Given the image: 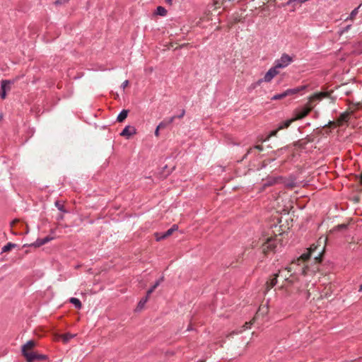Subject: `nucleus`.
I'll return each instance as SVG.
<instances>
[{
	"label": "nucleus",
	"mask_w": 362,
	"mask_h": 362,
	"mask_svg": "<svg viewBox=\"0 0 362 362\" xmlns=\"http://www.w3.org/2000/svg\"><path fill=\"white\" fill-rule=\"evenodd\" d=\"M328 96V93L325 92H321L314 94L313 95L309 98V102L306 107H303L302 108L298 109L295 112V117H293L294 120H298L304 118L310 112L313 105L312 103L314 100H320Z\"/></svg>",
	"instance_id": "f257e3e1"
},
{
	"label": "nucleus",
	"mask_w": 362,
	"mask_h": 362,
	"mask_svg": "<svg viewBox=\"0 0 362 362\" xmlns=\"http://www.w3.org/2000/svg\"><path fill=\"white\" fill-rule=\"evenodd\" d=\"M36 344L35 341L30 340L27 341L21 349L22 354L25 358L27 362H35V361L44 360L46 358L45 355L37 354L35 352H28L26 349L28 348H34Z\"/></svg>",
	"instance_id": "f03ea898"
},
{
	"label": "nucleus",
	"mask_w": 362,
	"mask_h": 362,
	"mask_svg": "<svg viewBox=\"0 0 362 362\" xmlns=\"http://www.w3.org/2000/svg\"><path fill=\"white\" fill-rule=\"evenodd\" d=\"M293 59L287 54H283L281 57L274 62V66L279 70L287 67L291 62Z\"/></svg>",
	"instance_id": "7ed1b4c3"
},
{
	"label": "nucleus",
	"mask_w": 362,
	"mask_h": 362,
	"mask_svg": "<svg viewBox=\"0 0 362 362\" xmlns=\"http://www.w3.org/2000/svg\"><path fill=\"white\" fill-rule=\"evenodd\" d=\"M279 70L274 66H272L264 74L263 78H261L257 81V84L259 85L262 82H270L276 75L279 74Z\"/></svg>",
	"instance_id": "20e7f679"
},
{
	"label": "nucleus",
	"mask_w": 362,
	"mask_h": 362,
	"mask_svg": "<svg viewBox=\"0 0 362 362\" xmlns=\"http://www.w3.org/2000/svg\"><path fill=\"white\" fill-rule=\"evenodd\" d=\"M317 249V246H315L314 245H312L308 252L302 254L300 257L296 260V264L300 265L302 262L308 260L313 255Z\"/></svg>",
	"instance_id": "39448f33"
},
{
	"label": "nucleus",
	"mask_w": 362,
	"mask_h": 362,
	"mask_svg": "<svg viewBox=\"0 0 362 362\" xmlns=\"http://www.w3.org/2000/svg\"><path fill=\"white\" fill-rule=\"evenodd\" d=\"M11 81L8 80H3L1 82V92L0 95L2 99L6 97V92L11 89Z\"/></svg>",
	"instance_id": "423d86ee"
},
{
	"label": "nucleus",
	"mask_w": 362,
	"mask_h": 362,
	"mask_svg": "<svg viewBox=\"0 0 362 362\" xmlns=\"http://www.w3.org/2000/svg\"><path fill=\"white\" fill-rule=\"evenodd\" d=\"M292 267L285 268L284 269L280 270L278 274H275V276L276 277L281 278L285 281H288L290 276H291V274H290L289 273L292 271Z\"/></svg>",
	"instance_id": "0eeeda50"
},
{
	"label": "nucleus",
	"mask_w": 362,
	"mask_h": 362,
	"mask_svg": "<svg viewBox=\"0 0 362 362\" xmlns=\"http://www.w3.org/2000/svg\"><path fill=\"white\" fill-rule=\"evenodd\" d=\"M178 227L177 225H173L170 229H168L165 233L160 234V235H156V240H160L164 239L170 235H171L175 231L177 230Z\"/></svg>",
	"instance_id": "6e6552de"
},
{
	"label": "nucleus",
	"mask_w": 362,
	"mask_h": 362,
	"mask_svg": "<svg viewBox=\"0 0 362 362\" xmlns=\"http://www.w3.org/2000/svg\"><path fill=\"white\" fill-rule=\"evenodd\" d=\"M136 132V130L134 127L127 126L122 131V132L120 133V135L129 138V136L135 134Z\"/></svg>",
	"instance_id": "1a4fd4ad"
},
{
	"label": "nucleus",
	"mask_w": 362,
	"mask_h": 362,
	"mask_svg": "<svg viewBox=\"0 0 362 362\" xmlns=\"http://www.w3.org/2000/svg\"><path fill=\"white\" fill-rule=\"evenodd\" d=\"M52 239H53V238L52 237H49V236H47V237H45L44 238H38V239L36 240L35 242L32 243L30 245L33 246L35 247H39L46 244V243H49Z\"/></svg>",
	"instance_id": "9d476101"
},
{
	"label": "nucleus",
	"mask_w": 362,
	"mask_h": 362,
	"mask_svg": "<svg viewBox=\"0 0 362 362\" xmlns=\"http://www.w3.org/2000/svg\"><path fill=\"white\" fill-rule=\"evenodd\" d=\"M274 249V241L272 239H268L267 242L263 245V251L266 252Z\"/></svg>",
	"instance_id": "9b49d317"
},
{
	"label": "nucleus",
	"mask_w": 362,
	"mask_h": 362,
	"mask_svg": "<svg viewBox=\"0 0 362 362\" xmlns=\"http://www.w3.org/2000/svg\"><path fill=\"white\" fill-rule=\"evenodd\" d=\"M305 88V86H300L295 88H290L285 90L286 95H294L300 92V90H303Z\"/></svg>",
	"instance_id": "f8f14e48"
},
{
	"label": "nucleus",
	"mask_w": 362,
	"mask_h": 362,
	"mask_svg": "<svg viewBox=\"0 0 362 362\" xmlns=\"http://www.w3.org/2000/svg\"><path fill=\"white\" fill-rule=\"evenodd\" d=\"M294 121L295 120L293 117L290 119H286V120L279 123L278 125V129L281 130V129L288 128L291 124V123Z\"/></svg>",
	"instance_id": "ddd939ff"
},
{
	"label": "nucleus",
	"mask_w": 362,
	"mask_h": 362,
	"mask_svg": "<svg viewBox=\"0 0 362 362\" xmlns=\"http://www.w3.org/2000/svg\"><path fill=\"white\" fill-rule=\"evenodd\" d=\"M163 276H161L158 280H156L154 284L148 290V296H149L154 291V290L163 281Z\"/></svg>",
	"instance_id": "4468645a"
},
{
	"label": "nucleus",
	"mask_w": 362,
	"mask_h": 362,
	"mask_svg": "<svg viewBox=\"0 0 362 362\" xmlns=\"http://www.w3.org/2000/svg\"><path fill=\"white\" fill-rule=\"evenodd\" d=\"M128 112H129V111L127 110H122L117 117V122H123L127 117Z\"/></svg>",
	"instance_id": "2eb2a0df"
},
{
	"label": "nucleus",
	"mask_w": 362,
	"mask_h": 362,
	"mask_svg": "<svg viewBox=\"0 0 362 362\" xmlns=\"http://www.w3.org/2000/svg\"><path fill=\"white\" fill-rule=\"evenodd\" d=\"M16 247V244L12 243H8L1 248V252H6L10 251L11 249L15 248Z\"/></svg>",
	"instance_id": "dca6fc26"
},
{
	"label": "nucleus",
	"mask_w": 362,
	"mask_h": 362,
	"mask_svg": "<svg viewBox=\"0 0 362 362\" xmlns=\"http://www.w3.org/2000/svg\"><path fill=\"white\" fill-rule=\"evenodd\" d=\"M69 300L75 306V308L78 309L81 308L82 305L79 299L76 298H71Z\"/></svg>",
	"instance_id": "f3484780"
},
{
	"label": "nucleus",
	"mask_w": 362,
	"mask_h": 362,
	"mask_svg": "<svg viewBox=\"0 0 362 362\" xmlns=\"http://www.w3.org/2000/svg\"><path fill=\"white\" fill-rule=\"evenodd\" d=\"M76 335L70 333H66L62 336V340L64 343H67L70 339H73Z\"/></svg>",
	"instance_id": "a211bd4d"
},
{
	"label": "nucleus",
	"mask_w": 362,
	"mask_h": 362,
	"mask_svg": "<svg viewBox=\"0 0 362 362\" xmlns=\"http://www.w3.org/2000/svg\"><path fill=\"white\" fill-rule=\"evenodd\" d=\"M148 297H149V296H148V294H146V296L144 298L141 299V300L139 302V303H138V306H137V308H138L139 310H141V309L144 308V305L146 304V303L147 302V300H148Z\"/></svg>",
	"instance_id": "6ab92c4d"
},
{
	"label": "nucleus",
	"mask_w": 362,
	"mask_h": 362,
	"mask_svg": "<svg viewBox=\"0 0 362 362\" xmlns=\"http://www.w3.org/2000/svg\"><path fill=\"white\" fill-rule=\"evenodd\" d=\"M286 97L285 91H284L282 93L276 94L274 96L272 97L271 100H281Z\"/></svg>",
	"instance_id": "aec40b11"
},
{
	"label": "nucleus",
	"mask_w": 362,
	"mask_h": 362,
	"mask_svg": "<svg viewBox=\"0 0 362 362\" xmlns=\"http://www.w3.org/2000/svg\"><path fill=\"white\" fill-rule=\"evenodd\" d=\"M360 6H361V5L358 7L354 8L351 12L349 16L346 18V20H352V19H354V18L357 15L358 11V8H359Z\"/></svg>",
	"instance_id": "412c9836"
},
{
	"label": "nucleus",
	"mask_w": 362,
	"mask_h": 362,
	"mask_svg": "<svg viewBox=\"0 0 362 362\" xmlns=\"http://www.w3.org/2000/svg\"><path fill=\"white\" fill-rule=\"evenodd\" d=\"M276 276H275V277L274 279H272L270 282H267V288L268 289H270L272 288V287H274L276 283H277V279H276Z\"/></svg>",
	"instance_id": "4be33fe9"
},
{
	"label": "nucleus",
	"mask_w": 362,
	"mask_h": 362,
	"mask_svg": "<svg viewBox=\"0 0 362 362\" xmlns=\"http://www.w3.org/2000/svg\"><path fill=\"white\" fill-rule=\"evenodd\" d=\"M157 13L160 16H165L166 14V10L162 6H158L157 8Z\"/></svg>",
	"instance_id": "5701e85b"
},
{
	"label": "nucleus",
	"mask_w": 362,
	"mask_h": 362,
	"mask_svg": "<svg viewBox=\"0 0 362 362\" xmlns=\"http://www.w3.org/2000/svg\"><path fill=\"white\" fill-rule=\"evenodd\" d=\"M323 250H324V247H322V248H320V249L317 251V254L314 256V259H315V260L320 259L321 255H322V253Z\"/></svg>",
	"instance_id": "b1692460"
},
{
	"label": "nucleus",
	"mask_w": 362,
	"mask_h": 362,
	"mask_svg": "<svg viewBox=\"0 0 362 362\" xmlns=\"http://www.w3.org/2000/svg\"><path fill=\"white\" fill-rule=\"evenodd\" d=\"M69 0H55L54 4L55 5H62L66 4Z\"/></svg>",
	"instance_id": "393cba45"
},
{
	"label": "nucleus",
	"mask_w": 362,
	"mask_h": 362,
	"mask_svg": "<svg viewBox=\"0 0 362 362\" xmlns=\"http://www.w3.org/2000/svg\"><path fill=\"white\" fill-rule=\"evenodd\" d=\"M167 125H168V122L166 120L165 121H163L159 123V124L158 125V128H165Z\"/></svg>",
	"instance_id": "a878e982"
},
{
	"label": "nucleus",
	"mask_w": 362,
	"mask_h": 362,
	"mask_svg": "<svg viewBox=\"0 0 362 362\" xmlns=\"http://www.w3.org/2000/svg\"><path fill=\"white\" fill-rule=\"evenodd\" d=\"M279 131V129H278V128L276 129H274V130L272 131L269 133V137L275 136Z\"/></svg>",
	"instance_id": "bb28decb"
},
{
	"label": "nucleus",
	"mask_w": 362,
	"mask_h": 362,
	"mask_svg": "<svg viewBox=\"0 0 362 362\" xmlns=\"http://www.w3.org/2000/svg\"><path fill=\"white\" fill-rule=\"evenodd\" d=\"M129 84V81L128 80H125L121 85V88L124 90L125 89V88L128 86Z\"/></svg>",
	"instance_id": "cd10ccee"
},
{
	"label": "nucleus",
	"mask_w": 362,
	"mask_h": 362,
	"mask_svg": "<svg viewBox=\"0 0 362 362\" xmlns=\"http://www.w3.org/2000/svg\"><path fill=\"white\" fill-rule=\"evenodd\" d=\"M176 118V116H172L171 117H170L167 121L168 124H170L171 123H173L175 120V119Z\"/></svg>",
	"instance_id": "c85d7f7f"
},
{
	"label": "nucleus",
	"mask_w": 362,
	"mask_h": 362,
	"mask_svg": "<svg viewBox=\"0 0 362 362\" xmlns=\"http://www.w3.org/2000/svg\"><path fill=\"white\" fill-rule=\"evenodd\" d=\"M185 114V110H182L181 113L179 114V115L176 116V117L180 118V119L184 117Z\"/></svg>",
	"instance_id": "c756f323"
},
{
	"label": "nucleus",
	"mask_w": 362,
	"mask_h": 362,
	"mask_svg": "<svg viewBox=\"0 0 362 362\" xmlns=\"http://www.w3.org/2000/svg\"><path fill=\"white\" fill-rule=\"evenodd\" d=\"M56 206H57V208L60 210V211H63V206H62L61 204H59V202H56L55 203Z\"/></svg>",
	"instance_id": "7c9ffc66"
},
{
	"label": "nucleus",
	"mask_w": 362,
	"mask_h": 362,
	"mask_svg": "<svg viewBox=\"0 0 362 362\" xmlns=\"http://www.w3.org/2000/svg\"><path fill=\"white\" fill-rule=\"evenodd\" d=\"M160 129V128H158V127L157 126V127H156V130H155V136H157V137H158V136H159V134H159V129Z\"/></svg>",
	"instance_id": "2f4dec72"
},
{
	"label": "nucleus",
	"mask_w": 362,
	"mask_h": 362,
	"mask_svg": "<svg viewBox=\"0 0 362 362\" xmlns=\"http://www.w3.org/2000/svg\"><path fill=\"white\" fill-rule=\"evenodd\" d=\"M255 148L259 150V151H262L263 150V147L260 145H256L254 146Z\"/></svg>",
	"instance_id": "473e14b6"
},
{
	"label": "nucleus",
	"mask_w": 362,
	"mask_h": 362,
	"mask_svg": "<svg viewBox=\"0 0 362 362\" xmlns=\"http://www.w3.org/2000/svg\"><path fill=\"white\" fill-rule=\"evenodd\" d=\"M302 273L303 274H308V272H307V267H305V268H303L302 269Z\"/></svg>",
	"instance_id": "72a5a7b5"
},
{
	"label": "nucleus",
	"mask_w": 362,
	"mask_h": 362,
	"mask_svg": "<svg viewBox=\"0 0 362 362\" xmlns=\"http://www.w3.org/2000/svg\"><path fill=\"white\" fill-rule=\"evenodd\" d=\"M33 348H28V349H26V350H27L28 352H33Z\"/></svg>",
	"instance_id": "f704fd0d"
},
{
	"label": "nucleus",
	"mask_w": 362,
	"mask_h": 362,
	"mask_svg": "<svg viewBox=\"0 0 362 362\" xmlns=\"http://www.w3.org/2000/svg\"><path fill=\"white\" fill-rule=\"evenodd\" d=\"M249 324H250V322H246V323H245V327L247 329L250 327H249Z\"/></svg>",
	"instance_id": "c9c22d12"
},
{
	"label": "nucleus",
	"mask_w": 362,
	"mask_h": 362,
	"mask_svg": "<svg viewBox=\"0 0 362 362\" xmlns=\"http://www.w3.org/2000/svg\"><path fill=\"white\" fill-rule=\"evenodd\" d=\"M346 117V115H341L342 119H344Z\"/></svg>",
	"instance_id": "e433bc0d"
},
{
	"label": "nucleus",
	"mask_w": 362,
	"mask_h": 362,
	"mask_svg": "<svg viewBox=\"0 0 362 362\" xmlns=\"http://www.w3.org/2000/svg\"><path fill=\"white\" fill-rule=\"evenodd\" d=\"M359 291H362V284L360 286V288H359Z\"/></svg>",
	"instance_id": "4c0bfd02"
},
{
	"label": "nucleus",
	"mask_w": 362,
	"mask_h": 362,
	"mask_svg": "<svg viewBox=\"0 0 362 362\" xmlns=\"http://www.w3.org/2000/svg\"><path fill=\"white\" fill-rule=\"evenodd\" d=\"M351 25H348L346 28V30H348L349 28H350Z\"/></svg>",
	"instance_id": "58836bf2"
},
{
	"label": "nucleus",
	"mask_w": 362,
	"mask_h": 362,
	"mask_svg": "<svg viewBox=\"0 0 362 362\" xmlns=\"http://www.w3.org/2000/svg\"><path fill=\"white\" fill-rule=\"evenodd\" d=\"M360 179H361V182H362V173L360 175Z\"/></svg>",
	"instance_id": "ea45409f"
},
{
	"label": "nucleus",
	"mask_w": 362,
	"mask_h": 362,
	"mask_svg": "<svg viewBox=\"0 0 362 362\" xmlns=\"http://www.w3.org/2000/svg\"><path fill=\"white\" fill-rule=\"evenodd\" d=\"M168 3H171L172 0H165Z\"/></svg>",
	"instance_id": "a19ab883"
}]
</instances>
